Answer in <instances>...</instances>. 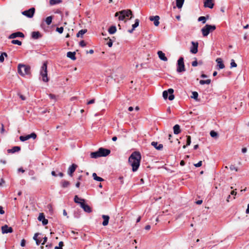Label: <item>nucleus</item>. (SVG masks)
Returning a JSON list of instances; mask_svg holds the SVG:
<instances>
[{
	"label": "nucleus",
	"instance_id": "nucleus-26",
	"mask_svg": "<svg viewBox=\"0 0 249 249\" xmlns=\"http://www.w3.org/2000/svg\"><path fill=\"white\" fill-rule=\"evenodd\" d=\"M90 158L93 159H96L99 157H101L99 155V150L97 151L91 152L90 154Z\"/></svg>",
	"mask_w": 249,
	"mask_h": 249
},
{
	"label": "nucleus",
	"instance_id": "nucleus-22",
	"mask_svg": "<svg viewBox=\"0 0 249 249\" xmlns=\"http://www.w3.org/2000/svg\"><path fill=\"white\" fill-rule=\"evenodd\" d=\"M204 6L205 7L212 8L213 6V3L212 2V0H206L204 2Z\"/></svg>",
	"mask_w": 249,
	"mask_h": 249
},
{
	"label": "nucleus",
	"instance_id": "nucleus-47",
	"mask_svg": "<svg viewBox=\"0 0 249 249\" xmlns=\"http://www.w3.org/2000/svg\"><path fill=\"white\" fill-rule=\"evenodd\" d=\"M79 45L82 47H84L85 46H86V43L85 42V41L84 40H82L79 43Z\"/></svg>",
	"mask_w": 249,
	"mask_h": 249
},
{
	"label": "nucleus",
	"instance_id": "nucleus-27",
	"mask_svg": "<svg viewBox=\"0 0 249 249\" xmlns=\"http://www.w3.org/2000/svg\"><path fill=\"white\" fill-rule=\"evenodd\" d=\"M174 133L175 134H178L180 132V126L178 124H176L173 127Z\"/></svg>",
	"mask_w": 249,
	"mask_h": 249
},
{
	"label": "nucleus",
	"instance_id": "nucleus-15",
	"mask_svg": "<svg viewBox=\"0 0 249 249\" xmlns=\"http://www.w3.org/2000/svg\"><path fill=\"white\" fill-rule=\"evenodd\" d=\"M77 167V165L75 164H72L71 166H70L68 170V174L71 177L73 172L75 171L76 168Z\"/></svg>",
	"mask_w": 249,
	"mask_h": 249
},
{
	"label": "nucleus",
	"instance_id": "nucleus-9",
	"mask_svg": "<svg viewBox=\"0 0 249 249\" xmlns=\"http://www.w3.org/2000/svg\"><path fill=\"white\" fill-rule=\"evenodd\" d=\"M35 12V9L33 7L28 10L24 11L22 12V14L29 18H31L34 16Z\"/></svg>",
	"mask_w": 249,
	"mask_h": 249
},
{
	"label": "nucleus",
	"instance_id": "nucleus-14",
	"mask_svg": "<svg viewBox=\"0 0 249 249\" xmlns=\"http://www.w3.org/2000/svg\"><path fill=\"white\" fill-rule=\"evenodd\" d=\"M149 19L150 21H154V24L155 26H158L159 25L160 17L159 16H151L149 17Z\"/></svg>",
	"mask_w": 249,
	"mask_h": 249
},
{
	"label": "nucleus",
	"instance_id": "nucleus-5",
	"mask_svg": "<svg viewBox=\"0 0 249 249\" xmlns=\"http://www.w3.org/2000/svg\"><path fill=\"white\" fill-rule=\"evenodd\" d=\"M216 27L215 25L206 24L201 29L202 35L204 36H206L211 32L214 31Z\"/></svg>",
	"mask_w": 249,
	"mask_h": 249
},
{
	"label": "nucleus",
	"instance_id": "nucleus-43",
	"mask_svg": "<svg viewBox=\"0 0 249 249\" xmlns=\"http://www.w3.org/2000/svg\"><path fill=\"white\" fill-rule=\"evenodd\" d=\"M187 144L186 145H190L191 142V138L190 136H187Z\"/></svg>",
	"mask_w": 249,
	"mask_h": 249
},
{
	"label": "nucleus",
	"instance_id": "nucleus-33",
	"mask_svg": "<svg viewBox=\"0 0 249 249\" xmlns=\"http://www.w3.org/2000/svg\"><path fill=\"white\" fill-rule=\"evenodd\" d=\"M211 80L210 79H207L206 80H201L199 81V83L201 85L204 84H210L211 83Z\"/></svg>",
	"mask_w": 249,
	"mask_h": 249
},
{
	"label": "nucleus",
	"instance_id": "nucleus-8",
	"mask_svg": "<svg viewBox=\"0 0 249 249\" xmlns=\"http://www.w3.org/2000/svg\"><path fill=\"white\" fill-rule=\"evenodd\" d=\"M31 138H32L34 140L36 139V134L34 132H33L31 134L27 135L26 136H21L19 137V140L21 142H24V141H27Z\"/></svg>",
	"mask_w": 249,
	"mask_h": 249
},
{
	"label": "nucleus",
	"instance_id": "nucleus-23",
	"mask_svg": "<svg viewBox=\"0 0 249 249\" xmlns=\"http://www.w3.org/2000/svg\"><path fill=\"white\" fill-rule=\"evenodd\" d=\"M102 218L104 219V221L102 223L103 225L104 226L107 225L109 222V216L107 215H103Z\"/></svg>",
	"mask_w": 249,
	"mask_h": 249
},
{
	"label": "nucleus",
	"instance_id": "nucleus-24",
	"mask_svg": "<svg viewBox=\"0 0 249 249\" xmlns=\"http://www.w3.org/2000/svg\"><path fill=\"white\" fill-rule=\"evenodd\" d=\"M41 37L40 33L38 32H33L32 33V37L35 39H37Z\"/></svg>",
	"mask_w": 249,
	"mask_h": 249
},
{
	"label": "nucleus",
	"instance_id": "nucleus-57",
	"mask_svg": "<svg viewBox=\"0 0 249 249\" xmlns=\"http://www.w3.org/2000/svg\"><path fill=\"white\" fill-rule=\"evenodd\" d=\"M236 194H237V192L235 190H232L231 192V195L235 196L236 195Z\"/></svg>",
	"mask_w": 249,
	"mask_h": 249
},
{
	"label": "nucleus",
	"instance_id": "nucleus-11",
	"mask_svg": "<svg viewBox=\"0 0 249 249\" xmlns=\"http://www.w3.org/2000/svg\"><path fill=\"white\" fill-rule=\"evenodd\" d=\"M24 37V34L20 32H15V33H12V34H11L9 37H8V38L9 39H13V38H15L16 37Z\"/></svg>",
	"mask_w": 249,
	"mask_h": 249
},
{
	"label": "nucleus",
	"instance_id": "nucleus-13",
	"mask_svg": "<svg viewBox=\"0 0 249 249\" xmlns=\"http://www.w3.org/2000/svg\"><path fill=\"white\" fill-rule=\"evenodd\" d=\"M192 46L190 49V52L194 54L198 52V44L197 42H195L194 41L192 42Z\"/></svg>",
	"mask_w": 249,
	"mask_h": 249
},
{
	"label": "nucleus",
	"instance_id": "nucleus-58",
	"mask_svg": "<svg viewBox=\"0 0 249 249\" xmlns=\"http://www.w3.org/2000/svg\"><path fill=\"white\" fill-rule=\"evenodd\" d=\"M4 211L3 210V208L1 206H0V214H3L4 213Z\"/></svg>",
	"mask_w": 249,
	"mask_h": 249
},
{
	"label": "nucleus",
	"instance_id": "nucleus-30",
	"mask_svg": "<svg viewBox=\"0 0 249 249\" xmlns=\"http://www.w3.org/2000/svg\"><path fill=\"white\" fill-rule=\"evenodd\" d=\"M92 177L93 179L98 181H104V179L101 177H98L97 174L95 173H93L92 174Z\"/></svg>",
	"mask_w": 249,
	"mask_h": 249
},
{
	"label": "nucleus",
	"instance_id": "nucleus-42",
	"mask_svg": "<svg viewBox=\"0 0 249 249\" xmlns=\"http://www.w3.org/2000/svg\"><path fill=\"white\" fill-rule=\"evenodd\" d=\"M45 218V216L44 215V214L43 213H40L39 215V216L38 217V219L39 221H42L43 219H44Z\"/></svg>",
	"mask_w": 249,
	"mask_h": 249
},
{
	"label": "nucleus",
	"instance_id": "nucleus-6",
	"mask_svg": "<svg viewBox=\"0 0 249 249\" xmlns=\"http://www.w3.org/2000/svg\"><path fill=\"white\" fill-rule=\"evenodd\" d=\"M174 90L172 89H169L168 90H164L162 93V96L164 99H166L168 97V94L169 96L168 99L170 101H172L174 99V95H173Z\"/></svg>",
	"mask_w": 249,
	"mask_h": 249
},
{
	"label": "nucleus",
	"instance_id": "nucleus-54",
	"mask_svg": "<svg viewBox=\"0 0 249 249\" xmlns=\"http://www.w3.org/2000/svg\"><path fill=\"white\" fill-rule=\"evenodd\" d=\"M5 132V129L4 128V125L2 124H1V128L0 129V133L3 134Z\"/></svg>",
	"mask_w": 249,
	"mask_h": 249
},
{
	"label": "nucleus",
	"instance_id": "nucleus-62",
	"mask_svg": "<svg viewBox=\"0 0 249 249\" xmlns=\"http://www.w3.org/2000/svg\"><path fill=\"white\" fill-rule=\"evenodd\" d=\"M4 58L3 56V55H0V62H3L4 61Z\"/></svg>",
	"mask_w": 249,
	"mask_h": 249
},
{
	"label": "nucleus",
	"instance_id": "nucleus-31",
	"mask_svg": "<svg viewBox=\"0 0 249 249\" xmlns=\"http://www.w3.org/2000/svg\"><path fill=\"white\" fill-rule=\"evenodd\" d=\"M74 201L75 203L79 204L80 205V203H83V202H84V199L78 197V196L77 195H76L74 196Z\"/></svg>",
	"mask_w": 249,
	"mask_h": 249
},
{
	"label": "nucleus",
	"instance_id": "nucleus-53",
	"mask_svg": "<svg viewBox=\"0 0 249 249\" xmlns=\"http://www.w3.org/2000/svg\"><path fill=\"white\" fill-rule=\"evenodd\" d=\"M95 103V99H92L87 102L88 105L92 104Z\"/></svg>",
	"mask_w": 249,
	"mask_h": 249
},
{
	"label": "nucleus",
	"instance_id": "nucleus-59",
	"mask_svg": "<svg viewBox=\"0 0 249 249\" xmlns=\"http://www.w3.org/2000/svg\"><path fill=\"white\" fill-rule=\"evenodd\" d=\"M39 234V233H36L35 235H34V239L36 241V239H37V236Z\"/></svg>",
	"mask_w": 249,
	"mask_h": 249
},
{
	"label": "nucleus",
	"instance_id": "nucleus-56",
	"mask_svg": "<svg viewBox=\"0 0 249 249\" xmlns=\"http://www.w3.org/2000/svg\"><path fill=\"white\" fill-rule=\"evenodd\" d=\"M49 96L51 99L55 100V96L54 95L50 94Z\"/></svg>",
	"mask_w": 249,
	"mask_h": 249
},
{
	"label": "nucleus",
	"instance_id": "nucleus-45",
	"mask_svg": "<svg viewBox=\"0 0 249 249\" xmlns=\"http://www.w3.org/2000/svg\"><path fill=\"white\" fill-rule=\"evenodd\" d=\"M63 27H57L56 28V31H57L60 34H62L63 32Z\"/></svg>",
	"mask_w": 249,
	"mask_h": 249
},
{
	"label": "nucleus",
	"instance_id": "nucleus-16",
	"mask_svg": "<svg viewBox=\"0 0 249 249\" xmlns=\"http://www.w3.org/2000/svg\"><path fill=\"white\" fill-rule=\"evenodd\" d=\"M80 206L83 209L85 212L87 213H90L91 212V208L88 205L86 204L84 202L80 203Z\"/></svg>",
	"mask_w": 249,
	"mask_h": 249
},
{
	"label": "nucleus",
	"instance_id": "nucleus-39",
	"mask_svg": "<svg viewBox=\"0 0 249 249\" xmlns=\"http://www.w3.org/2000/svg\"><path fill=\"white\" fill-rule=\"evenodd\" d=\"M139 25V20L138 19H136L135 20V23L132 25V27L133 29H135L136 27H137Z\"/></svg>",
	"mask_w": 249,
	"mask_h": 249
},
{
	"label": "nucleus",
	"instance_id": "nucleus-48",
	"mask_svg": "<svg viewBox=\"0 0 249 249\" xmlns=\"http://www.w3.org/2000/svg\"><path fill=\"white\" fill-rule=\"evenodd\" d=\"M18 95L19 96V97L22 100H23V101L25 100L26 98L24 96L21 94L20 93H18Z\"/></svg>",
	"mask_w": 249,
	"mask_h": 249
},
{
	"label": "nucleus",
	"instance_id": "nucleus-64",
	"mask_svg": "<svg viewBox=\"0 0 249 249\" xmlns=\"http://www.w3.org/2000/svg\"><path fill=\"white\" fill-rule=\"evenodd\" d=\"M64 246V243L62 241H60L59 242V247H60L61 248H62V247Z\"/></svg>",
	"mask_w": 249,
	"mask_h": 249
},
{
	"label": "nucleus",
	"instance_id": "nucleus-4",
	"mask_svg": "<svg viewBox=\"0 0 249 249\" xmlns=\"http://www.w3.org/2000/svg\"><path fill=\"white\" fill-rule=\"evenodd\" d=\"M119 14H120V16L119 17V19L120 20H123L126 17H129V16L132 15L131 11L128 9L116 12L115 14V17L118 16Z\"/></svg>",
	"mask_w": 249,
	"mask_h": 249
},
{
	"label": "nucleus",
	"instance_id": "nucleus-20",
	"mask_svg": "<svg viewBox=\"0 0 249 249\" xmlns=\"http://www.w3.org/2000/svg\"><path fill=\"white\" fill-rule=\"evenodd\" d=\"M151 145L153 146L156 149L160 150L162 149L163 145L162 144H158L156 142H152Z\"/></svg>",
	"mask_w": 249,
	"mask_h": 249
},
{
	"label": "nucleus",
	"instance_id": "nucleus-40",
	"mask_svg": "<svg viewBox=\"0 0 249 249\" xmlns=\"http://www.w3.org/2000/svg\"><path fill=\"white\" fill-rule=\"evenodd\" d=\"M11 43L13 44H17L18 45H21L22 44L21 42L18 40H12Z\"/></svg>",
	"mask_w": 249,
	"mask_h": 249
},
{
	"label": "nucleus",
	"instance_id": "nucleus-34",
	"mask_svg": "<svg viewBox=\"0 0 249 249\" xmlns=\"http://www.w3.org/2000/svg\"><path fill=\"white\" fill-rule=\"evenodd\" d=\"M62 2V0H50V4L51 5H55L56 4L60 3Z\"/></svg>",
	"mask_w": 249,
	"mask_h": 249
},
{
	"label": "nucleus",
	"instance_id": "nucleus-46",
	"mask_svg": "<svg viewBox=\"0 0 249 249\" xmlns=\"http://www.w3.org/2000/svg\"><path fill=\"white\" fill-rule=\"evenodd\" d=\"M230 169L231 170H235V171H238V169L237 167H235L233 165H231L230 166Z\"/></svg>",
	"mask_w": 249,
	"mask_h": 249
},
{
	"label": "nucleus",
	"instance_id": "nucleus-52",
	"mask_svg": "<svg viewBox=\"0 0 249 249\" xmlns=\"http://www.w3.org/2000/svg\"><path fill=\"white\" fill-rule=\"evenodd\" d=\"M42 224L43 225H46L48 224V220L47 219H46V218H45L44 219H43L42 221Z\"/></svg>",
	"mask_w": 249,
	"mask_h": 249
},
{
	"label": "nucleus",
	"instance_id": "nucleus-37",
	"mask_svg": "<svg viewBox=\"0 0 249 249\" xmlns=\"http://www.w3.org/2000/svg\"><path fill=\"white\" fill-rule=\"evenodd\" d=\"M52 17L51 16L48 17L45 20L46 23L47 25H50L52 23Z\"/></svg>",
	"mask_w": 249,
	"mask_h": 249
},
{
	"label": "nucleus",
	"instance_id": "nucleus-7",
	"mask_svg": "<svg viewBox=\"0 0 249 249\" xmlns=\"http://www.w3.org/2000/svg\"><path fill=\"white\" fill-rule=\"evenodd\" d=\"M177 71L178 72H181L185 71L184 59L182 57H180L178 60V67Z\"/></svg>",
	"mask_w": 249,
	"mask_h": 249
},
{
	"label": "nucleus",
	"instance_id": "nucleus-55",
	"mask_svg": "<svg viewBox=\"0 0 249 249\" xmlns=\"http://www.w3.org/2000/svg\"><path fill=\"white\" fill-rule=\"evenodd\" d=\"M25 242H26L25 240L24 239H22L21 240V243H20L21 246L24 247L25 245Z\"/></svg>",
	"mask_w": 249,
	"mask_h": 249
},
{
	"label": "nucleus",
	"instance_id": "nucleus-18",
	"mask_svg": "<svg viewBox=\"0 0 249 249\" xmlns=\"http://www.w3.org/2000/svg\"><path fill=\"white\" fill-rule=\"evenodd\" d=\"M158 54L159 57L161 60L164 61H167L168 60L167 58L165 56L164 53H163L162 51H159L158 52Z\"/></svg>",
	"mask_w": 249,
	"mask_h": 249
},
{
	"label": "nucleus",
	"instance_id": "nucleus-38",
	"mask_svg": "<svg viewBox=\"0 0 249 249\" xmlns=\"http://www.w3.org/2000/svg\"><path fill=\"white\" fill-rule=\"evenodd\" d=\"M198 96V94L196 91H193L192 92V96H191V98L197 100Z\"/></svg>",
	"mask_w": 249,
	"mask_h": 249
},
{
	"label": "nucleus",
	"instance_id": "nucleus-10",
	"mask_svg": "<svg viewBox=\"0 0 249 249\" xmlns=\"http://www.w3.org/2000/svg\"><path fill=\"white\" fill-rule=\"evenodd\" d=\"M99 153L101 157H106L110 154V151L109 149L101 147L99 149Z\"/></svg>",
	"mask_w": 249,
	"mask_h": 249
},
{
	"label": "nucleus",
	"instance_id": "nucleus-49",
	"mask_svg": "<svg viewBox=\"0 0 249 249\" xmlns=\"http://www.w3.org/2000/svg\"><path fill=\"white\" fill-rule=\"evenodd\" d=\"M194 165L196 167H200L202 165V161H199L198 163L195 164Z\"/></svg>",
	"mask_w": 249,
	"mask_h": 249
},
{
	"label": "nucleus",
	"instance_id": "nucleus-32",
	"mask_svg": "<svg viewBox=\"0 0 249 249\" xmlns=\"http://www.w3.org/2000/svg\"><path fill=\"white\" fill-rule=\"evenodd\" d=\"M117 31L116 27L115 26H111L109 29H108V32L110 34H114Z\"/></svg>",
	"mask_w": 249,
	"mask_h": 249
},
{
	"label": "nucleus",
	"instance_id": "nucleus-44",
	"mask_svg": "<svg viewBox=\"0 0 249 249\" xmlns=\"http://www.w3.org/2000/svg\"><path fill=\"white\" fill-rule=\"evenodd\" d=\"M236 66L237 64L235 62L234 60L233 59H232L231 62V68L233 67H236Z\"/></svg>",
	"mask_w": 249,
	"mask_h": 249
},
{
	"label": "nucleus",
	"instance_id": "nucleus-1",
	"mask_svg": "<svg viewBox=\"0 0 249 249\" xmlns=\"http://www.w3.org/2000/svg\"><path fill=\"white\" fill-rule=\"evenodd\" d=\"M141 156L139 152H133L128 159V161L132 167V171H136L140 166Z\"/></svg>",
	"mask_w": 249,
	"mask_h": 249
},
{
	"label": "nucleus",
	"instance_id": "nucleus-19",
	"mask_svg": "<svg viewBox=\"0 0 249 249\" xmlns=\"http://www.w3.org/2000/svg\"><path fill=\"white\" fill-rule=\"evenodd\" d=\"M20 150V147L19 146H14L11 149H9L7 150V152L8 153H14L16 152H18Z\"/></svg>",
	"mask_w": 249,
	"mask_h": 249
},
{
	"label": "nucleus",
	"instance_id": "nucleus-12",
	"mask_svg": "<svg viewBox=\"0 0 249 249\" xmlns=\"http://www.w3.org/2000/svg\"><path fill=\"white\" fill-rule=\"evenodd\" d=\"M1 231L3 234L11 233L13 232V229L7 225H5L1 227Z\"/></svg>",
	"mask_w": 249,
	"mask_h": 249
},
{
	"label": "nucleus",
	"instance_id": "nucleus-63",
	"mask_svg": "<svg viewBox=\"0 0 249 249\" xmlns=\"http://www.w3.org/2000/svg\"><path fill=\"white\" fill-rule=\"evenodd\" d=\"M47 238L46 237H44L43 241L42 243V245H44L45 244V243L47 242Z\"/></svg>",
	"mask_w": 249,
	"mask_h": 249
},
{
	"label": "nucleus",
	"instance_id": "nucleus-51",
	"mask_svg": "<svg viewBox=\"0 0 249 249\" xmlns=\"http://www.w3.org/2000/svg\"><path fill=\"white\" fill-rule=\"evenodd\" d=\"M197 64H198V62L196 60H196L194 61L192 63V65L193 66V67H196L197 66Z\"/></svg>",
	"mask_w": 249,
	"mask_h": 249
},
{
	"label": "nucleus",
	"instance_id": "nucleus-2",
	"mask_svg": "<svg viewBox=\"0 0 249 249\" xmlns=\"http://www.w3.org/2000/svg\"><path fill=\"white\" fill-rule=\"evenodd\" d=\"M40 75L41 76L42 80L43 82H47L49 81L47 74V62H44L41 66L40 71Z\"/></svg>",
	"mask_w": 249,
	"mask_h": 249
},
{
	"label": "nucleus",
	"instance_id": "nucleus-35",
	"mask_svg": "<svg viewBox=\"0 0 249 249\" xmlns=\"http://www.w3.org/2000/svg\"><path fill=\"white\" fill-rule=\"evenodd\" d=\"M210 135L213 138H217L218 137V133L212 130L210 132Z\"/></svg>",
	"mask_w": 249,
	"mask_h": 249
},
{
	"label": "nucleus",
	"instance_id": "nucleus-21",
	"mask_svg": "<svg viewBox=\"0 0 249 249\" xmlns=\"http://www.w3.org/2000/svg\"><path fill=\"white\" fill-rule=\"evenodd\" d=\"M51 174L53 176L55 177H59L60 178H62L64 176V174L62 172L58 171H53L51 172Z\"/></svg>",
	"mask_w": 249,
	"mask_h": 249
},
{
	"label": "nucleus",
	"instance_id": "nucleus-28",
	"mask_svg": "<svg viewBox=\"0 0 249 249\" xmlns=\"http://www.w3.org/2000/svg\"><path fill=\"white\" fill-rule=\"evenodd\" d=\"M176 5L177 7L180 9L182 7V5L184 3V0H176Z\"/></svg>",
	"mask_w": 249,
	"mask_h": 249
},
{
	"label": "nucleus",
	"instance_id": "nucleus-41",
	"mask_svg": "<svg viewBox=\"0 0 249 249\" xmlns=\"http://www.w3.org/2000/svg\"><path fill=\"white\" fill-rule=\"evenodd\" d=\"M199 21H202V23L204 24L206 21V18L205 17L201 16L198 18Z\"/></svg>",
	"mask_w": 249,
	"mask_h": 249
},
{
	"label": "nucleus",
	"instance_id": "nucleus-61",
	"mask_svg": "<svg viewBox=\"0 0 249 249\" xmlns=\"http://www.w3.org/2000/svg\"><path fill=\"white\" fill-rule=\"evenodd\" d=\"M4 183V181L3 179L0 178V186L3 185V184Z\"/></svg>",
	"mask_w": 249,
	"mask_h": 249
},
{
	"label": "nucleus",
	"instance_id": "nucleus-17",
	"mask_svg": "<svg viewBox=\"0 0 249 249\" xmlns=\"http://www.w3.org/2000/svg\"><path fill=\"white\" fill-rule=\"evenodd\" d=\"M216 62L217 64V66L219 69H222L225 68V65L223 63L222 59L221 58H217L216 59Z\"/></svg>",
	"mask_w": 249,
	"mask_h": 249
},
{
	"label": "nucleus",
	"instance_id": "nucleus-3",
	"mask_svg": "<svg viewBox=\"0 0 249 249\" xmlns=\"http://www.w3.org/2000/svg\"><path fill=\"white\" fill-rule=\"evenodd\" d=\"M18 72L22 76L30 73V67L28 66L20 64L18 65Z\"/></svg>",
	"mask_w": 249,
	"mask_h": 249
},
{
	"label": "nucleus",
	"instance_id": "nucleus-29",
	"mask_svg": "<svg viewBox=\"0 0 249 249\" xmlns=\"http://www.w3.org/2000/svg\"><path fill=\"white\" fill-rule=\"evenodd\" d=\"M87 32V29H82L80 30L76 35V36L82 37Z\"/></svg>",
	"mask_w": 249,
	"mask_h": 249
},
{
	"label": "nucleus",
	"instance_id": "nucleus-50",
	"mask_svg": "<svg viewBox=\"0 0 249 249\" xmlns=\"http://www.w3.org/2000/svg\"><path fill=\"white\" fill-rule=\"evenodd\" d=\"M107 44L108 45L109 47H111L112 46V41L111 39H109V41L107 43Z\"/></svg>",
	"mask_w": 249,
	"mask_h": 249
},
{
	"label": "nucleus",
	"instance_id": "nucleus-25",
	"mask_svg": "<svg viewBox=\"0 0 249 249\" xmlns=\"http://www.w3.org/2000/svg\"><path fill=\"white\" fill-rule=\"evenodd\" d=\"M67 56L72 60H75L76 59L75 52H69L67 53Z\"/></svg>",
	"mask_w": 249,
	"mask_h": 249
},
{
	"label": "nucleus",
	"instance_id": "nucleus-60",
	"mask_svg": "<svg viewBox=\"0 0 249 249\" xmlns=\"http://www.w3.org/2000/svg\"><path fill=\"white\" fill-rule=\"evenodd\" d=\"M41 240L40 239V238H38L36 240V244L37 245H39L41 243Z\"/></svg>",
	"mask_w": 249,
	"mask_h": 249
},
{
	"label": "nucleus",
	"instance_id": "nucleus-36",
	"mask_svg": "<svg viewBox=\"0 0 249 249\" xmlns=\"http://www.w3.org/2000/svg\"><path fill=\"white\" fill-rule=\"evenodd\" d=\"M61 184L63 187H67L70 185L69 181L65 180H62Z\"/></svg>",
	"mask_w": 249,
	"mask_h": 249
}]
</instances>
